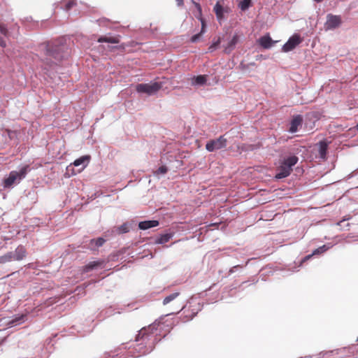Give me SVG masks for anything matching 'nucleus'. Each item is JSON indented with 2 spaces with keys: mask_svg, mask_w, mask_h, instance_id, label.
Segmentation results:
<instances>
[{
  "mask_svg": "<svg viewBox=\"0 0 358 358\" xmlns=\"http://www.w3.org/2000/svg\"><path fill=\"white\" fill-rule=\"evenodd\" d=\"M65 48V45L58 41H51L41 44L40 50L44 55L43 61L49 66L56 64L57 62L60 61L64 57L62 52Z\"/></svg>",
  "mask_w": 358,
  "mask_h": 358,
  "instance_id": "1",
  "label": "nucleus"
},
{
  "mask_svg": "<svg viewBox=\"0 0 358 358\" xmlns=\"http://www.w3.org/2000/svg\"><path fill=\"white\" fill-rule=\"evenodd\" d=\"M296 156H290L285 159L277 169L275 178L282 179L289 176L292 171V166L298 162Z\"/></svg>",
  "mask_w": 358,
  "mask_h": 358,
  "instance_id": "2",
  "label": "nucleus"
},
{
  "mask_svg": "<svg viewBox=\"0 0 358 358\" xmlns=\"http://www.w3.org/2000/svg\"><path fill=\"white\" fill-rule=\"evenodd\" d=\"M29 171V166L26 165L22 167L19 171H10L8 177L5 178L3 180V187L5 188H9L12 187L15 183H19L22 179L26 177L27 173Z\"/></svg>",
  "mask_w": 358,
  "mask_h": 358,
  "instance_id": "3",
  "label": "nucleus"
},
{
  "mask_svg": "<svg viewBox=\"0 0 358 358\" xmlns=\"http://www.w3.org/2000/svg\"><path fill=\"white\" fill-rule=\"evenodd\" d=\"M159 325V322H154L147 327L142 328L137 334L136 341H142L143 343L147 344L148 341L150 340V336L155 334V331L157 330Z\"/></svg>",
  "mask_w": 358,
  "mask_h": 358,
  "instance_id": "4",
  "label": "nucleus"
},
{
  "mask_svg": "<svg viewBox=\"0 0 358 358\" xmlns=\"http://www.w3.org/2000/svg\"><path fill=\"white\" fill-rule=\"evenodd\" d=\"M162 87L161 83H141L136 85V90L138 93H143L148 95L156 94Z\"/></svg>",
  "mask_w": 358,
  "mask_h": 358,
  "instance_id": "5",
  "label": "nucleus"
},
{
  "mask_svg": "<svg viewBox=\"0 0 358 358\" xmlns=\"http://www.w3.org/2000/svg\"><path fill=\"white\" fill-rule=\"evenodd\" d=\"M227 145V140L224 136H220L216 139L210 140L206 145V149L208 152H215L225 148Z\"/></svg>",
  "mask_w": 358,
  "mask_h": 358,
  "instance_id": "6",
  "label": "nucleus"
},
{
  "mask_svg": "<svg viewBox=\"0 0 358 358\" xmlns=\"http://www.w3.org/2000/svg\"><path fill=\"white\" fill-rule=\"evenodd\" d=\"M303 41V38L298 34H294L292 36L287 43L282 46V51L285 52H289L294 50L298 45Z\"/></svg>",
  "mask_w": 358,
  "mask_h": 358,
  "instance_id": "7",
  "label": "nucleus"
},
{
  "mask_svg": "<svg viewBox=\"0 0 358 358\" xmlns=\"http://www.w3.org/2000/svg\"><path fill=\"white\" fill-rule=\"evenodd\" d=\"M341 23L342 20L340 15L329 14L327 17L325 27L327 29H334L338 27Z\"/></svg>",
  "mask_w": 358,
  "mask_h": 358,
  "instance_id": "8",
  "label": "nucleus"
},
{
  "mask_svg": "<svg viewBox=\"0 0 358 358\" xmlns=\"http://www.w3.org/2000/svg\"><path fill=\"white\" fill-rule=\"evenodd\" d=\"M26 249L22 245H19L13 252H11L13 261H20L26 257Z\"/></svg>",
  "mask_w": 358,
  "mask_h": 358,
  "instance_id": "9",
  "label": "nucleus"
},
{
  "mask_svg": "<svg viewBox=\"0 0 358 358\" xmlns=\"http://www.w3.org/2000/svg\"><path fill=\"white\" fill-rule=\"evenodd\" d=\"M239 41V36L238 34H234L231 41L226 45H224V52L225 54H230L235 48L236 44Z\"/></svg>",
  "mask_w": 358,
  "mask_h": 358,
  "instance_id": "10",
  "label": "nucleus"
},
{
  "mask_svg": "<svg viewBox=\"0 0 358 358\" xmlns=\"http://www.w3.org/2000/svg\"><path fill=\"white\" fill-rule=\"evenodd\" d=\"M302 122H303V118L301 115L295 116L291 121L290 127H289V131L291 133H295L296 131H298V127L299 126H301Z\"/></svg>",
  "mask_w": 358,
  "mask_h": 358,
  "instance_id": "11",
  "label": "nucleus"
},
{
  "mask_svg": "<svg viewBox=\"0 0 358 358\" xmlns=\"http://www.w3.org/2000/svg\"><path fill=\"white\" fill-rule=\"evenodd\" d=\"M317 145L319 147L318 152L320 157L322 159L325 160L328 150V143L326 141H321L318 143Z\"/></svg>",
  "mask_w": 358,
  "mask_h": 358,
  "instance_id": "12",
  "label": "nucleus"
},
{
  "mask_svg": "<svg viewBox=\"0 0 358 358\" xmlns=\"http://www.w3.org/2000/svg\"><path fill=\"white\" fill-rule=\"evenodd\" d=\"M159 222L157 220H146L142 221L138 223L140 229L146 230L152 227H155L159 225Z\"/></svg>",
  "mask_w": 358,
  "mask_h": 358,
  "instance_id": "13",
  "label": "nucleus"
},
{
  "mask_svg": "<svg viewBox=\"0 0 358 358\" xmlns=\"http://www.w3.org/2000/svg\"><path fill=\"white\" fill-rule=\"evenodd\" d=\"M259 45L265 49L270 48L275 43L269 36H264L259 40Z\"/></svg>",
  "mask_w": 358,
  "mask_h": 358,
  "instance_id": "14",
  "label": "nucleus"
},
{
  "mask_svg": "<svg viewBox=\"0 0 358 358\" xmlns=\"http://www.w3.org/2000/svg\"><path fill=\"white\" fill-rule=\"evenodd\" d=\"M90 156H89V155L82 156L80 158L76 159L73 162V165L75 166H78L80 165H83V167L81 169V170H83L87 166V164L90 162Z\"/></svg>",
  "mask_w": 358,
  "mask_h": 358,
  "instance_id": "15",
  "label": "nucleus"
},
{
  "mask_svg": "<svg viewBox=\"0 0 358 358\" xmlns=\"http://www.w3.org/2000/svg\"><path fill=\"white\" fill-rule=\"evenodd\" d=\"M97 41L99 43H118L120 42V36H100Z\"/></svg>",
  "mask_w": 358,
  "mask_h": 358,
  "instance_id": "16",
  "label": "nucleus"
},
{
  "mask_svg": "<svg viewBox=\"0 0 358 358\" xmlns=\"http://www.w3.org/2000/svg\"><path fill=\"white\" fill-rule=\"evenodd\" d=\"M200 21H201V29L200 33H199L197 34H195L193 36H192L191 41L193 42V43L196 42L199 40V38L201 37V36L206 32V21L201 17H200Z\"/></svg>",
  "mask_w": 358,
  "mask_h": 358,
  "instance_id": "17",
  "label": "nucleus"
},
{
  "mask_svg": "<svg viewBox=\"0 0 358 358\" xmlns=\"http://www.w3.org/2000/svg\"><path fill=\"white\" fill-rule=\"evenodd\" d=\"M213 10L216 15L217 20H221L224 17V8L222 6L217 2L214 6Z\"/></svg>",
  "mask_w": 358,
  "mask_h": 358,
  "instance_id": "18",
  "label": "nucleus"
},
{
  "mask_svg": "<svg viewBox=\"0 0 358 358\" xmlns=\"http://www.w3.org/2000/svg\"><path fill=\"white\" fill-rule=\"evenodd\" d=\"M173 234H165L161 235L156 241L155 243L157 244H164L169 241V240L173 237Z\"/></svg>",
  "mask_w": 358,
  "mask_h": 358,
  "instance_id": "19",
  "label": "nucleus"
},
{
  "mask_svg": "<svg viewBox=\"0 0 358 358\" xmlns=\"http://www.w3.org/2000/svg\"><path fill=\"white\" fill-rule=\"evenodd\" d=\"M327 250V248L326 245H322V247H320V248H317L316 250H315L313 251V252L311 255L306 256L303 259L302 263L305 262L308 259H310L313 257V255L322 253V252H325Z\"/></svg>",
  "mask_w": 358,
  "mask_h": 358,
  "instance_id": "20",
  "label": "nucleus"
},
{
  "mask_svg": "<svg viewBox=\"0 0 358 358\" xmlns=\"http://www.w3.org/2000/svg\"><path fill=\"white\" fill-rule=\"evenodd\" d=\"M101 264H102V262H91L88 264L85 265L83 267V272H85V273L89 272V271L93 270L94 268L98 267Z\"/></svg>",
  "mask_w": 358,
  "mask_h": 358,
  "instance_id": "21",
  "label": "nucleus"
},
{
  "mask_svg": "<svg viewBox=\"0 0 358 358\" xmlns=\"http://www.w3.org/2000/svg\"><path fill=\"white\" fill-rule=\"evenodd\" d=\"M180 295V292H174L171 294L170 295L167 296L164 298L163 301V304L166 305L169 303L171 301L176 299Z\"/></svg>",
  "mask_w": 358,
  "mask_h": 358,
  "instance_id": "22",
  "label": "nucleus"
},
{
  "mask_svg": "<svg viewBox=\"0 0 358 358\" xmlns=\"http://www.w3.org/2000/svg\"><path fill=\"white\" fill-rule=\"evenodd\" d=\"M11 252L5 254L3 256H0V264H6L7 262L13 261Z\"/></svg>",
  "mask_w": 358,
  "mask_h": 358,
  "instance_id": "23",
  "label": "nucleus"
},
{
  "mask_svg": "<svg viewBox=\"0 0 358 358\" xmlns=\"http://www.w3.org/2000/svg\"><path fill=\"white\" fill-rule=\"evenodd\" d=\"M117 231L118 234L127 233L129 231V227L127 223H124L122 225L117 227Z\"/></svg>",
  "mask_w": 358,
  "mask_h": 358,
  "instance_id": "24",
  "label": "nucleus"
},
{
  "mask_svg": "<svg viewBox=\"0 0 358 358\" xmlns=\"http://www.w3.org/2000/svg\"><path fill=\"white\" fill-rule=\"evenodd\" d=\"M251 5V0H243L239 3V8L242 10H247Z\"/></svg>",
  "mask_w": 358,
  "mask_h": 358,
  "instance_id": "25",
  "label": "nucleus"
},
{
  "mask_svg": "<svg viewBox=\"0 0 358 358\" xmlns=\"http://www.w3.org/2000/svg\"><path fill=\"white\" fill-rule=\"evenodd\" d=\"M206 82L205 76H198L194 78V84L195 85H203Z\"/></svg>",
  "mask_w": 358,
  "mask_h": 358,
  "instance_id": "26",
  "label": "nucleus"
},
{
  "mask_svg": "<svg viewBox=\"0 0 358 358\" xmlns=\"http://www.w3.org/2000/svg\"><path fill=\"white\" fill-rule=\"evenodd\" d=\"M0 33L6 37H8L9 31L5 24L0 22Z\"/></svg>",
  "mask_w": 358,
  "mask_h": 358,
  "instance_id": "27",
  "label": "nucleus"
},
{
  "mask_svg": "<svg viewBox=\"0 0 358 358\" xmlns=\"http://www.w3.org/2000/svg\"><path fill=\"white\" fill-rule=\"evenodd\" d=\"M221 43V38L219 37L217 41H214L208 48V51L212 52L216 50Z\"/></svg>",
  "mask_w": 358,
  "mask_h": 358,
  "instance_id": "28",
  "label": "nucleus"
},
{
  "mask_svg": "<svg viewBox=\"0 0 358 358\" xmlns=\"http://www.w3.org/2000/svg\"><path fill=\"white\" fill-rule=\"evenodd\" d=\"M90 243L91 244L94 243L96 247H100L105 243V240L103 238H98L96 239H92Z\"/></svg>",
  "mask_w": 358,
  "mask_h": 358,
  "instance_id": "29",
  "label": "nucleus"
},
{
  "mask_svg": "<svg viewBox=\"0 0 358 358\" xmlns=\"http://www.w3.org/2000/svg\"><path fill=\"white\" fill-rule=\"evenodd\" d=\"M168 171V169L166 166H160L155 172V175L165 174Z\"/></svg>",
  "mask_w": 358,
  "mask_h": 358,
  "instance_id": "30",
  "label": "nucleus"
},
{
  "mask_svg": "<svg viewBox=\"0 0 358 358\" xmlns=\"http://www.w3.org/2000/svg\"><path fill=\"white\" fill-rule=\"evenodd\" d=\"M24 317H25V315H20L19 317H17L14 320H11L9 322V324L14 325L16 323L20 322V321L24 320Z\"/></svg>",
  "mask_w": 358,
  "mask_h": 358,
  "instance_id": "31",
  "label": "nucleus"
},
{
  "mask_svg": "<svg viewBox=\"0 0 358 358\" xmlns=\"http://www.w3.org/2000/svg\"><path fill=\"white\" fill-rule=\"evenodd\" d=\"M75 5V2L73 1H69L65 6V8L66 10H70Z\"/></svg>",
  "mask_w": 358,
  "mask_h": 358,
  "instance_id": "32",
  "label": "nucleus"
},
{
  "mask_svg": "<svg viewBox=\"0 0 358 358\" xmlns=\"http://www.w3.org/2000/svg\"><path fill=\"white\" fill-rule=\"evenodd\" d=\"M0 46L2 47V48H6V42L1 36H0Z\"/></svg>",
  "mask_w": 358,
  "mask_h": 358,
  "instance_id": "33",
  "label": "nucleus"
},
{
  "mask_svg": "<svg viewBox=\"0 0 358 358\" xmlns=\"http://www.w3.org/2000/svg\"><path fill=\"white\" fill-rule=\"evenodd\" d=\"M176 2L178 6H182L184 4V0H176Z\"/></svg>",
  "mask_w": 358,
  "mask_h": 358,
  "instance_id": "34",
  "label": "nucleus"
},
{
  "mask_svg": "<svg viewBox=\"0 0 358 358\" xmlns=\"http://www.w3.org/2000/svg\"><path fill=\"white\" fill-rule=\"evenodd\" d=\"M194 5H195L196 8L199 10V12L201 13V8L200 4H199V3H196V2H194Z\"/></svg>",
  "mask_w": 358,
  "mask_h": 358,
  "instance_id": "35",
  "label": "nucleus"
},
{
  "mask_svg": "<svg viewBox=\"0 0 358 358\" xmlns=\"http://www.w3.org/2000/svg\"><path fill=\"white\" fill-rule=\"evenodd\" d=\"M239 267H242V266H240V265H236V266H233V267L230 269V272H231V273L234 272L235 268H239Z\"/></svg>",
  "mask_w": 358,
  "mask_h": 358,
  "instance_id": "36",
  "label": "nucleus"
},
{
  "mask_svg": "<svg viewBox=\"0 0 358 358\" xmlns=\"http://www.w3.org/2000/svg\"><path fill=\"white\" fill-rule=\"evenodd\" d=\"M331 353H333V354H337L338 352H337L331 351Z\"/></svg>",
  "mask_w": 358,
  "mask_h": 358,
  "instance_id": "37",
  "label": "nucleus"
},
{
  "mask_svg": "<svg viewBox=\"0 0 358 358\" xmlns=\"http://www.w3.org/2000/svg\"><path fill=\"white\" fill-rule=\"evenodd\" d=\"M356 128H357V129L358 131V124H357Z\"/></svg>",
  "mask_w": 358,
  "mask_h": 358,
  "instance_id": "38",
  "label": "nucleus"
},
{
  "mask_svg": "<svg viewBox=\"0 0 358 358\" xmlns=\"http://www.w3.org/2000/svg\"><path fill=\"white\" fill-rule=\"evenodd\" d=\"M357 341H358V338H357Z\"/></svg>",
  "mask_w": 358,
  "mask_h": 358,
  "instance_id": "39",
  "label": "nucleus"
}]
</instances>
